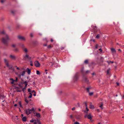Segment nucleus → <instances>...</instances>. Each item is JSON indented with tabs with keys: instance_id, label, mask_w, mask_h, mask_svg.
Listing matches in <instances>:
<instances>
[{
	"instance_id": "obj_42",
	"label": "nucleus",
	"mask_w": 124,
	"mask_h": 124,
	"mask_svg": "<svg viewBox=\"0 0 124 124\" xmlns=\"http://www.w3.org/2000/svg\"><path fill=\"white\" fill-rule=\"evenodd\" d=\"M5 1V0H1V2L2 3H3Z\"/></svg>"
},
{
	"instance_id": "obj_29",
	"label": "nucleus",
	"mask_w": 124,
	"mask_h": 124,
	"mask_svg": "<svg viewBox=\"0 0 124 124\" xmlns=\"http://www.w3.org/2000/svg\"><path fill=\"white\" fill-rule=\"evenodd\" d=\"M90 89V87H87L86 88V89L88 92H89V90Z\"/></svg>"
},
{
	"instance_id": "obj_36",
	"label": "nucleus",
	"mask_w": 124,
	"mask_h": 124,
	"mask_svg": "<svg viewBox=\"0 0 124 124\" xmlns=\"http://www.w3.org/2000/svg\"><path fill=\"white\" fill-rule=\"evenodd\" d=\"M27 79H29V80H28V81H27V82H30V80H31V79H29V77H27Z\"/></svg>"
},
{
	"instance_id": "obj_35",
	"label": "nucleus",
	"mask_w": 124,
	"mask_h": 124,
	"mask_svg": "<svg viewBox=\"0 0 124 124\" xmlns=\"http://www.w3.org/2000/svg\"><path fill=\"white\" fill-rule=\"evenodd\" d=\"M103 106V104L102 103L101 105L100 106V107L101 108V109H103V108H102V107Z\"/></svg>"
},
{
	"instance_id": "obj_8",
	"label": "nucleus",
	"mask_w": 124,
	"mask_h": 124,
	"mask_svg": "<svg viewBox=\"0 0 124 124\" xmlns=\"http://www.w3.org/2000/svg\"><path fill=\"white\" fill-rule=\"evenodd\" d=\"M4 62L6 64V65L7 66H8V60H6V59H4Z\"/></svg>"
},
{
	"instance_id": "obj_16",
	"label": "nucleus",
	"mask_w": 124,
	"mask_h": 124,
	"mask_svg": "<svg viewBox=\"0 0 124 124\" xmlns=\"http://www.w3.org/2000/svg\"><path fill=\"white\" fill-rule=\"evenodd\" d=\"M111 50L112 52L113 53H114L116 52V51L115 49L113 48H111Z\"/></svg>"
},
{
	"instance_id": "obj_5",
	"label": "nucleus",
	"mask_w": 124,
	"mask_h": 124,
	"mask_svg": "<svg viewBox=\"0 0 124 124\" xmlns=\"http://www.w3.org/2000/svg\"><path fill=\"white\" fill-rule=\"evenodd\" d=\"M25 111L26 114L27 115H29L31 113V112L30 111V109H26Z\"/></svg>"
},
{
	"instance_id": "obj_38",
	"label": "nucleus",
	"mask_w": 124,
	"mask_h": 124,
	"mask_svg": "<svg viewBox=\"0 0 124 124\" xmlns=\"http://www.w3.org/2000/svg\"><path fill=\"white\" fill-rule=\"evenodd\" d=\"M14 50L15 52H17L18 51V49L17 48H16Z\"/></svg>"
},
{
	"instance_id": "obj_46",
	"label": "nucleus",
	"mask_w": 124,
	"mask_h": 124,
	"mask_svg": "<svg viewBox=\"0 0 124 124\" xmlns=\"http://www.w3.org/2000/svg\"><path fill=\"white\" fill-rule=\"evenodd\" d=\"M75 109V107H73L72 108V110H74Z\"/></svg>"
},
{
	"instance_id": "obj_27",
	"label": "nucleus",
	"mask_w": 124,
	"mask_h": 124,
	"mask_svg": "<svg viewBox=\"0 0 124 124\" xmlns=\"http://www.w3.org/2000/svg\"><path fill=\"white\" fill-rule=\"evenodd\" d=\"M30 112H32V111H34H34H35L34 110V109L33 108H32L31 109H30Z\"/></svg>"
},
{
	"instance_id": "obj_60",
	"label": "nucleus",
	"mask_w": 124,
	"mask_h": 124,
	"mask_svg": "<svg viewBox=\"0 0 124 124\" xmlns=\"http://www.w3.org/2000/svg\"><path fill=\"white\" fill-rule=\"evenodd\" d=\"M99 50L101 51V52H102V49H101V48L99 49Z\"/></svg>"
},
{
	"instance_id": "obj_33",
	"label": "nucleus",
	"mask_w": 124,
	"mask_h": 124,
	"mask_svg": "<svg viewBox=\"0 0 124 124\" xmlns=\"http://www.w3.org/2000/svg\"><path fill=\"white\" fill-rule=\"evenodd\" d=\"M28 82L27 81H25L23 83L25 84V85H27V83Z\"/></svg>"
},
{
	"instance_id": "obj_52",
	"label": "nucleus",
	"mask_w": 124,
	"mask_h": 124,
	"mask_svg": "<svg viewBox=\"0 0 124 124\" xmlns=\"http://www.w3.org/2000/svg\"><path fill=\"white\" fill-rule=\"evenodd\" d=\"M12 47H15L16 46H15V44H13V45H12Z\"/></svg>"
},
{
	"instance_id": "obj_58",
	"label": "nucleus",
	"mask_w": 124,
	"mask_h": 124,
	"mask_svg": "<svg viewBox=\"0 0 124 124\" xmlns=\"http://www.w3.org/2000/svg\"><path fill=\"white\" fill-rule=\"evenodd\" d=\"M44 40H46V42H48V41L45 38V39H44Z\"/></svg>"
},
{
	"instance_id": "obj_59",
	"label": "nucleus",
	"mask_w": 124,
	"mask_h": 124,
	"mask_svg": "<svg viewBox=\"0 0 124 124\" xmlns=\"http://www.w3.org/2000/svg\"><path fill=\"white\" fill-rule=\"evenodd\" d=\"M35 85V82H34L33 83V85Z\"/></svg>"
},
{
	"instance_id": "obj_28",
	"label": "nucleus",
	"mask_w": 124,
	"mask_h": 124,
	"mask_svg": "<svg viewBox=\"0 0 124 124\" xmlns=\"http://www.w3.org/2000/svg\"><path fill=\"white\" fill-rule=\"evenodd\" d=\"M10 80H12V81L11 83L12 84H13L14 83L15 80H14L12 78L10 79Z\"/></svg>"
},
{
	"instance_id": "obj_9",
	"label": "nucleus",
	"mask_w": 124,
	"mask_h": 124,
	"mask_svg": "<svg viewBox=\"0 0 124 124\" xmlns=\"http://www.w3.org/2000/svg\"><path fill=\"white\" fill-rule=\"evenodd\" d=\"M36 114L35 116L37 117H40L41 116L40 114L39 113H34V114Z\"/></svg>"
},
{
	"instance_id": "obj_12",
	"label": "nucleus",
	"mask_w": 124,
	"mask_h": 124,
	"mask_svg": "<svg viewBox=\"0 0 124 124\" xmlns=\"http://www.w3.org/2000/svg\"><path fill=\"white\" fill-rule=\"evenodd\" d=\"M27 72L28 74H30L31 73V70L29 69V68H27Z\"/></svg>"
},
{
	"instance_id": "obj_37",
	"label": "nucleus",
	"mask_w": 124,
	"mask_h": 124,
	"mask_svg": "<svg viewBox=\"0 0 124 124\" xmlns=\"http://www.w3.org/2000/svg\"><path fill=\"white\" fill-rule=\"evenodd\" d=\"M86 110H87V112H86V111L85 110V112L86 113H87V111H88L89 110H88V108H87V107H86Z\"/></svg>"
},
{
	"instance_id": "obj_15",
	"label": "nucleus",
	"mask_w": 124,
	"mask_h": 124,
	"mask_svg": "<svg viewBox=\"0 0 124 124\" xmlns=\"http://www.w3.org/2000/svg\"><path fill=\"white\" fill-rule=\"evenodd\" d=\"M16 89L17 92H21V90L20 89V88L19 87H16Z\"/></svg>"
},
{
	"instance_id": "obj_10",
	"label": "nucleus",
	"mask_w": 124,
	"mask_h": 124,
	"mask_svg": "<svg viewBox=\"0 0 124 124\" xmlns=\"http://www.w3.org/2000/svg\"><path fill=\"white\" fill-rule=\"evenodd\" d=\"M18 38L20 39L24 40H25L24 38L23 37L21 36H18Z\"/></svg>"
},
{
	"instance_id": "obj_50",
	"label": "nucleus",
	"mask_w": 124,
	"mask_h": 124,
	"mask_svg": "<svg viewBox=\"0 0 124 124\" xmlns=\"http://www.w3.org/2000/svg\"><path fill=\"white\" fill-rule=\"evenodd\" d=\"M22 91L23 92H24V88H23L22 89Z\"/></svg>"
},
{
	"instance_id": "obj_47",
	"label": "nucleus",
	"mask_w": 124,
	"mask_h": 124,
	"mask_svg": "<svg viewBox=\"0 0 124 124\" xmlns=\"http://www.w3.org/2000/svg\"><path fill=\"white\" fill-rule=\"evenodd\" d=\"M64 47H61V50H63V49H64Z\"/></svg>"
},
{
	"instance_id": "obj_19",
	"label": "nucleus",
	"mask_w": 124,
	"mask_h": 124,
	"mask_svg": "<svg viewBox=\"0 0 124 124\" xmlns=\"http://www.w3.org/2000/svg\"><path fill=\"white\" fill-rule=\"evenodd\" d=\"M7 67H8L9 69H11L12 68V66L11 65H10L8 64V66H7Z\"/></svg>"
},
{
	"instance_id": "obj_57",
	"label": "nucleus",
	"mask_w": 124,
	"mask_h": 124,
	"mask_svg": "<svg viewBox=\"0 0 124 124\" xmlns=\"http://www.w3.org/2000/svg\"><path fill=\"white\" fill-rule=\"evenodd\" d=\"M37 122H34V124H37Z\"/></svg>"
},
{
	"instance_id": "obj_48",
	"label": "nucleus",
	"mask_w": 124,
	"mask_h": 124,
	"mask_svg": "<svg viewBox=\"0 0 124 124\" xmlns=\"http://www.w3.org/2000/svg\"><path fill=\"white\" fill-rule=\"evenodd\" d=\"M51 47V46L50 45H49V46H48V47H47V48H50Z\"/></svg>"
},
{
	"instance_id": "obj_17",
	"label": "nucleus",
	"mask_w": 124,
	"mask_h": 124,
	"mask_svg": "<svg viewBox=\"0 0 124 124\" xmlns=\"http://www.w3.org/2000/svg\"><path fill=\"white\" fill-rule=\"evenodd\" d=\"M88 60H85L84 62V63L85 64H88Z\"/></svg>"
},
{
	"instance_id": "obj_32",
	"label": "nucleus",
	"mask_w": 124,
	"mask_h": 124,
	"mask_svg": "<svg viewBox=\"0 0 124 124\" xmlns=\"http://www.w3.org/2000/svg\"><path fill=\"white\" fill-rule=\"evenodd\" d=\"M36 74L38 75H40V72L39 71H36Z\"/></svg>"
},
{
	"instance_id": "obj_6",
	"label": "nucleus",
	"mask_w": 124,
	"mask_h": 124,
	"mask_svg": "<svg viewBox=\"0 0 124 124\" xmlns=\"http://www.w3.org/2000/svg\"><path fill=\"white\" fill-rule=\"evenodd\" d=\"M87 117V118L89 119H91L92 118V117L91 116V115L90 114L89 115L86 114L85 116V117L86 118Z\"/></svg>"
},
{
	"instance_id": "obj_56",
	"label": "nucleus",
	"mask_w": 124,
	"mask_h": 124,
	"mask_svg": "<svg viewBox=\"0 0 124 124\" xmlns=\"http://www.w3.org/2000/svg\"><path fill=\"white\" fill-rule=\"evenodd\" d=\"M30 122H34L33 120H31L30 121Z\"/></svg>"
},
{
	"instance_id": "obj_14",
	"label": "nucleus",
	"mask_w": 124,
	"mask_h": 124,
	"mask_svg": "<svg viewBox=\"0 0 124 124\" xmlns=\"http://www.w3.org/2000/svg\"><path fill=\"white\" fill-rule=\"evenodd\" d=\"M26 118L25 116L23 117L22 118V120L24 122L26 121Z\"/></svg>"
},
{
	"instance_id": "obj_1",
	"label": "nucleus",
	"mask_w": 124,
	"mask_h": 124,
	"mask_svg": "<svg viewBox=\"0 0 124 124\" xmlns=\"http://www.w3.org/2000/svg\"><path fill=\"white\" fill-rule=\"evenodd\" d=\"M0 34L4 36L2 39V42L6 45H7L8 41L10 39L8 36L4 31H1L0 32Z\"/></svg>"
},
{
	"instance_id": "obj_40",
	"label": "nucleus",
	"mask_w": 124,
	"mask_h": 124,
	"mask_svg": "<svg viewBox=\"0 0 124 124\" xmlns=\"http://www.w3.org/2000/svg\"><path fill=\"white\" fill-rule=\"evenodd\" d=\"M30 36L31 37H32L33 36V33H31L30 34Z\"/></svg>"
},
{
	"instance_id": "obj_61",
	"label": "nucleus",
	"mask_w": 124,
	"mask_h": 124,
	"mask_svg": "<svg viewBox=\"0 0 124 124\" xmlns=\"http://www.w3.org/2000/svg\"><path fill=\"white\" fill-rule=\"evenodd\" d=\"M51 42H52L53 41V40L52 39H51Z\"/></svg>"
},
{
	"instance_id": "obj_64",
	"label": "nucleus",
	"mask_w": 124,
	"mask_h": 124,
	"mask_svg": "<svg viewBox=\"0 0 124 124\" xmlns=\"http://www.w3.org/2000/svg\"><path fill=\"white\" fill-rule=\"evenodd\" d=\"M16 69H17V70H19V68L18 67H17Z\"/></svg>"
},
{
	"instance_id": "obj_43",
	"label": "nucleus",
	"mask_w": 124,
	"mask_h": 124,
	"mask_svg": "<svg viewBox=\"0 0 124 124\" xmlns=\"http://www.w3.org/2000/svg\"><path fill=\"white\" fill-rule=\"evenodd\" d=\"M90 72V71L89 70H88L86 71V73H89Z\"/></svg>"
},
{
	"instance_id": "obj_31",
	"label": "nucleus",
	"mask_w": 124,
	"mask_h": 124,
	"mask_svg": "<svg viewBox=\"0 0 124 124\" xmlns=\"http://www.w3.org/2000/svg\"><path fill=\"white\" fill-rule=\"evenodd\" d=\"M100 37V35L99 34H97L96 37V38L97 39H98Z\"/></svg>"
},
{
	"instance_id": "obj_44",
	"label": "nucleus",
	"mask_w": 124,
	"mask_h": 124,
	"mask_svg": "<svg viewBox=\"0 0 124 124\" xmlns=\"http://www.w3.org/2000/svg\"><path fill=\"white\" fill-rule=\"evenodd\" d=\"M74 124H79V123L78 122H76Z\"/></svg>"
},
{
	"instance_id": "obj_26",
	"label": "nucleus",
	"mask_w": 124,
	"mask_h": 124,
	"mask_svg": "<svg viewBox=\"0 0 124 124\" xmlns=\"http://www.w3.org/2000/svg\"><path fill=\"white\" fill-rule=\"evenodd\" d=\"M29 94H30V95L29 96L28 98H31L32 97V94L31 93H29Z\"/></svg>"
},
{
	"instance_id": "obj_49",
	"label": "nucleus",
	"mask_w": 124,
	"mask_h": 124,
	"mask_svg": "<svg viewBox=\"0 0 124 124\" xmlns=\"http://www.w3.org/2000/svg\"><path fill=\"white\" fill-rule=\"evenodd\" d=\"M109 70H107V74H109Z\"/></svg>"
},
{
	"instance_id": "obj_25",
	"label": "nucleus",
	"mask_w": 124,
	"mask_h": 124,
	"mask_svg": "<svg viewBox=\"0 0 124 124\" xmlns=\"http://www.w3.org/2000/svg\"><path fill=\"white\" fill-rule=\"evenodd\" d=\"M25 101L27 104L29 103V101L27 100L26 98H25Z\"/></svg>"
},
{
	"instance_id": "obj_62",
	"label": "nucleus",
	"mask_w": 124,
	"mask_h": 124,
	"mask_svg": "<svg viewBox=\"0 0 124 124\" xmlns=\"http://www.w3.org/2000/svg\"><path fill=\"white\" fill-rule=\"evenodd\" d=\"M70 118H72V115H71L70 116Z\"/></svg>"
},
{
	"instance_id": "obj_23",
	"label": "nucleus",
	"mask_w": 124,
	"mask_h": 124,
	"mask_svg": "<svg viewBox=\"0 0 124 124\" xmlns=\"http://www.w3.org/2000/svg\"><path fill=\"white\" fill-rule=\"evenodd\" d=\"M25 71H23L22 72L21 75L22 76H23L25 74Z\"/></svg>"
},
{
	"instance_id": "obj_63",
	"label": "nucleus",
	"mask_w": 124,
	"mask_h": 124,
	"mask_svg": "<svg viewBox=\"0 0 124 124\" xmlns=\"http://www.w3.org/2000/svg\"><path fill=\"white\" fill-rule=\"evenodd\" d=\"M30 65L31 66H33V64L32 63H31L30 64Z\"/></svg>"
},
{
	"instance_id": "obj_55",
	"label": "nucleus",
	"mask_w": 124,
	"mask_h": 124,
	"mask_svg": "<svg viewBox=\"0 0 124 124\" xmlns=\"http://www.w3.org/2000/svg\"><path fill=\"white\" fill-rule=\"evenodd\" d=\"M33 95L34 96H36V92L34 93L33 94Z\"/></svg>"
},
{
	"instance_id": "obj_22",
	"label": "nucleus",
	"mask_w": 124,
	"mask_h": 124,
	"mask_svg": "<svg viewBox=\"0 0 124 124\" xmlns=\"http://www.w3.org/2000/svg\"><path fill=\"white\" fill-rule=\"evenodd\" d=\"M37 123H38L37 124H41L40 121L38 119H37Z\"/></svg>"
},
{
	"instance_id": "obj_24",
	"label": "nucleus",
	"mask_w": 124,
	"mask_h": 124,
	"mask_svg": "<svg viewBox=\"0 0 124 124\" xmlns=\"http://www.w3.org/2000/svg\"><path fill=\"white\" fill-rule=\"evenodd\" d=\"M103 61V57H101L100 60V62H101L102 63Z\"/></svg>"
},
{
	"instance_id": "obj_20",
	"label": "nucleus",
	"mask_w": 124,
	"mask_h": 124,
	"mask_svg": "<svg viewBox=\"0 0 124 124\" xmlns=\"http://www.w3.org/2000/svg\"><path fill=\"white\" fill-rule=\"evenodd\" d=\"M11 12L13 15H14L16 12V11L15 10H12L11 11Z\"/></svg>"
},
{
	"instance_id": "obj_2",
	"label": "nucleus",
	"mask_w": 124,
	"mask_h": 124,
	"mask_svg": "<svg viewBox=\"0 0 124 124\" xmlns=\"http://www.w3.org/2000/svg\"><path fill=\"white\" fill-rule=\"evenodd\" d=\"M21 47L23 51L25 53H27L28 52V50L27 48L25 47L23 44H22L21 45Z\"/></svg>"
},
{
	"instance_id": "obj_7",
	"label": "nucleus",
	"mask_w": 124,
	"mask_h": 124,
	"mask_svg": "<svg viewBox=\"0 0 124 124\" xmlns=\"http://www.w3.org/2000/svg\"><path fill=\"white\" fill-rule=\"evenodd\" d=\"M10 57L12 60H15L16 59V57L14 55L11 54L10 56Z\"/></svg>"
},
{
	"instance_id": "obj_53",
	"label": "nucleus",
	"mask_w": 124,
	"mask_h": 124,
	"mask_svg": "<svg viewBox=\"0 0 124 124\" xmlns=\"http://www.w3.org/2000/svg\"><path fill=\"white\" fill-rule=\"evenodd\" d=\"M116 84H117V86H119V84L118 82H116Z\"/></svg>"
},
{
	"instance_id": "obj_30",
	"label": "nucleus",
	"mask_w": 124,
	"mask_h": 124,
	"mask_svg": "<svg viewBox=\"0 0 124 124\" xmlns=\"http://www.w3.org/2000/svg\"><path fill=\"white\" fill-rule=\"evenodd\" d=\"M106 62H108V64H109L110 63H114L113 61H110L109 62L108 61H106Z\"/></svg>"
},
{
	"instance_id": "obj_45",
	"label": "nucleus",
	"mask_w": 124,
	"mask_h": 124,
	"mask_svg": "<svg viewBox=\"0 0 124 124\" xmlns=\"http://www.w3.org/2000/svg\"><path fill=\"white\" fill-rule=\"evenodd\" d=\"M2 97V98H4L5 97V96L4 95H2L1 96V97Z\"/></svg>"
},
{
	"instance_id": "obj_3",
	"label": "nucleus",
	"mask_w": 124,
	"mask_h": 124,
	"mask_svg": "<svg viewBox=\"0 0 124 124\" xmlns=\"http://www.w3.org/2000/svg\"><path fill=\"white\" fill-rule=\"evenodd\" d=\"M91 27L93 29L94 33H96L98 31V29L97 27L96 26H94L93 25H92Z\"/></svg>"
},
{
	"instance_id": "obj_11",
	"label": "nucleus",
	"mask_w": 124,
	"mask_h": 124,
	"mask_svg": "<svg viewBox=\"0 0 124 124\" xmlns=\"http://www.w3.org/2000/svg\"><path fill=\"white\" fill-rule=\"evenodd\" d=\"M83 80L85 82H87L88 80L86 77H84L83 78Z\"/></svg>"
},
{
	"instance_id": "obj_18",
	"label": "nucleus",
	"mask_w": 124,
	"mask_h": 124,
	"mask_svg": "<svg viewBox=\"0 0 124 124\" xmlns=\"http://www.w3.org/2000/svg\"><path fill=\"white\" fill-rule=\"evenodd\" d=\"M78 76L77 75H76L74 77V80H77L78 79Z\"/></svg>"
},
{
	"instance_id": "obj_51",
	"label": "nucleus",
	"mask_w": 124,
	"mask_h": 124,
	"mask_svg": "<svg viewBox=\"0 0 124 124\" xmlns=\"http://www.w3.org/2000/svg\"><path fill=\"white\" fill-rule=\"evenodd\" d=\"M33 92L34 93L36 92L34 90H33L31 92V93H32Z\"/></svg>"
},
{
	"instance_id": "obj_13",
	"label": "nucleus",
	"mask_w": 124,
	"mask_h": 124,
	"mask_svg": "<svg viewBox=\"0 0 124 124\" xmlns=\"http://www.w3.org/2000/svg\"><path fill=\"white\" fill-rule=\"evenodd\" d=\"M29 55L27 54H26L25 56L24 57L23 59L25 60L26 58L28 59L29 58Z\"/></svg>"
},
{
	"instance_id": "obj_39",
	"label": "nucleus",
	"mask_w": 124,
	"mask_h": 124,
	"mask_svg": "<svg viewBox=\"0 0 124 124\" xmlns=\"http://www.w3.org/2000/svg\"><path fill=\"white\" fill-rule=\"evenodd\" d=\"M19 104L20 106V107H21L22 106V105H21V103L20 101H19Z\"/></svg>"
},
{
	"instance_id": "obj_41",
	"label": "nucleus",
	"mask_w": 124,
	"mask_h": 124,
	"mask_svg": "<svg viewBox=\"0 0 124 124\" xmlns=\"http://www.w3.org/2000/svg\"><path fill=\"white\" fill-rule=\"evenodd\" d=\"M28 92H31V90L30 88H28Z\"/></svg>"
},
{
	"instance_id": "obj_4",
	"label": "nucleus",
	"mask_w": 124,
	"mask_h": 124,
	"mask_svg": "<svg viewBox=\"0 0 124 124\" xmlns=\"http://www.w3.org/2000/svg\"><path fill=\"white\" fill-rule=\"evenodd\" d=\"M35 66L36 67H39L40 66V64L39 62L37 61H35L34 62Z\"/></svg>"
},
{
	"instance_id": "obj_34",
	"label": "nucleus",
	"mask_w": 124,
	"mask_h": 124,
	"mask_svg": "<svg viewBox=\"0 0 124 124\" xmlns=\"http://www.w3.org/2000/svg\"><path fill=\"white\" fill-rule=\"evenodd\" d=\"M93 92L89 93V95L90 96H91L93 95Z\"/></svg>"
},
{
	"instance_id": "obj_21",
	"label": "nucleus",
	"mask_w": 124,
	"mask_h": 124,
	"mask_svg": "<svg viewBox=\"0 0 124 124\" xmlns=\"http://www.w3.org/2000/svg\"><path fill=\"white\" fill-rule=\"evenodd\" d=\"M90 108L91 109H93L94 108V106L92 105H90Z\"/></svg>"
},
{
	"instance_id": "obj_54",
	"label": "nucleus",
	"mask_w": 124,
	"mask_h": 124,
	"mask_svg": "<svg viewBox=\"0 0 124 124\" xmlns=\"http://www.w3.org/2000/svg\"><path fill=\"white\" fill-rule=\"evenodd\" d=\"M33 122H37V119H34L33 120Z\"/></svg>"
}]
</instances>
